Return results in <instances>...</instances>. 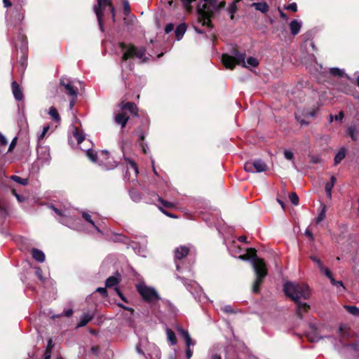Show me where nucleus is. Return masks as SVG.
Wrapping results in <instances>:
<instances>
[{"label":"nucleus","instance_id":"f257e3e1","mask_svg":"<svg viewBox=\"0 0 359 359\" xmlns=\"http://www.w3.org/2000/svg\"><path fill=\"white\" fill-rule=\"evenodd\" d=\"M283 291L287 297L297 304V316L302 319L303 313L309 311L310 306L306 303H301L299 299H308L310 297L309 287L304 283L287 282L283 285Z\"/></svg>","mask_w":359,"mask_h":359},{"label":"nucleus","instance_id":"f03ea898","mask_svg":"<svg viewBox=\"0 0 359 359\" xmlns=\"http://www.w3.org/2000/svg\"><path fill=\"white\" fill-rule=\"evenodd\" d=\"M118 46L121 50H125L121 57L122 62L135 57L140 59L142 63L147 61V57L145 56L146 48L144 47H137L132 43L127 44L124 42H119Z\"/></svg>","mask_w":359,"mask_h":359},{"label":"nucleus","instance_id":"7ed1b4c3","mask_svg":"<svg viewBox=\"0 0 359 359\" xmlns=\"http://www.w3.org/2000/svg\"><path fill=\"white\" fill-rule=\"evenodd\" d=\"M205 4H203L202 7L198 6L196 12L198 14V21L201 23L203 26H207L209 29L213 28V24L211 18L214 17V12L208 6L209 4L211 6L215 7L217 0H203Z\"/></svg>","mask_w":359,"mask_h":359},{"label":"nucleus","instance_id":"20e7f679","mask_svg":"<svg viewBox=\"0 0 359 359\" xmlns=\"http://www.w3.org/2000/svg\"><path fill=\"white\" fill-rule=\"evenodd\" d=\"M97 6H95L94 7V11L97 16L100 29L102 32H104V22H103L104 12L106 10V8L109 7V13L111 15L112 22H115V21H116L115 8L111 2V0H97Z\"/></svg>","mask_w":359,"mask_h":359},{"label":"nucleus","instance_id":"39448f33","mask_svg":"<svg viewBox=\"0 0 359 359\" xmlns=\"http://www.w3.org/2000/svg\"><path fill=\"white\" fill-rule=\"evenodd\" d=\"M232 53L233 55H229L226 53L222 55V61L226 68L233 69L236 65L247 67L245 62L246 56L245 53L239 52L238 49L233 48Z\"/></svg>","mask_w":359,"mask_h":359},{"label":"nucleus","instance_id":"423d86ee","mask_svg":"<svg viewBox=\"0 0 359 359\" xmlns=\"http://www.w3.org/2000/svg\"><path fill=\"white\" fill-rule=\"evenodd\" d=\"M136 290L145 302L152 303L161 299L154 288L149 287L144 283L137 284Z\"/></svg>","mask_w":359,"mask_h":359},{"label":"nucleus","instance_id":"0eeeda50","mask_svg":"<svg viewBox=\"0 0 359 359\" xmlns=\"http://www.w3.org/2000/svg\"><path fill=\"white\" fill-rule=\"evenodd\" d=\"M268 166L262 159L248 161L244 164V170L248 172H262L267 170Z\"/></svg>","mask_w":359,"mask_h":359},{"label":"nucleus","instance_id":"6e6552de","mask_svg":"<svg viewBox=\"0 0 359 359\" xmlns=\"http://www.w3.org/2000/svg\"><path fill=\"white\" fill-rule=\"evenodd\" d=\"M252 264L256 277L265 278L267 276L268 269L264 259L257 256Z\"/></svg>","mask_w":359,"mask_h":359},{"label":"nucleus","instance_id":"1a4fd4ad","mask_svg":"<svg viewBox=\"0 0 359 359\" xmlns=\"http://www.w3.org/2000/svg\"><path fill=\"white\" fill-rule=\"evenodd\" d=\"M60 86L63 88L62 90L65 92L69 96L77 97L78 90L73 86L69 78L62 76L60 79Z\"/></svg>","mask_w":359,"mask_h":359},{"label":"nucleus","instance_id":"9d476101","mask_svg":"<svg viewBox=\"0 0 359 359\" xmlns=\"http://www.w3.org/2000/svg\"><path fill=\"white\" fill-rule=\"evenodd\" d=\"M345 133L353 141L356 142L359 136V121H353L351 125L347 127Z\"/></svg>","mask_w":359,"mask_h":359},{"label":"nucleus","instance_id":"9b49d317","mask_svg":"<svg viewBox=\"0 0 359 359\" xmlns=\"http://www.w3.org/2000/svg\"><path fill=\"white\" fill-rule=\"evenodd\" d=\"M120 105L122 110L128 111L132 116H138V109L137 105L134 102H127L124 103L123 102H122Z\"/></svg>","mask_w":359,"mask_h":359},{"label":"nucleus","instance_id":"f8f14e48","mask_svg":"<svg viewBox=\"0 0 359 359\" xmlns=\"http://www.w3.org/2000/svg\"><path fill=\"white\" fill-rule=\"evenodd\" d=\"M11 90L15 99L18 101H20L23 99L24 95L21 90L20 85L17 81H13L11 83Z\"/></svg>","mask_w":359,"mask_h":359},{"label":"nucleus","instance_id":"ddd939ff","mask_svg":"<svg viewBox=\"0 0 359 359\" xmlns=\"http://www.w3.org/2000/svg\"><path fill=\"white\" fill-rule=\"evenodd\" d=\"M189 248L185 245L177 248L175 250V259L181 260L185 258L189 255Z\"/></svg>","mask_w":359,"mask_h":359},{"label":"nucleus","instance_id":"4468645a","mask_svg":"<svg viewBox=\"0 0 359 359\" xmlns=\"http://www.w3.org/2000/svg\"><path fill=\"white\" fill-rule=\"evenodd\" d=\"M257 256V250L255 248H250L247 249V252L245 254L241 255L238 258L243 261L251 260L252 262Z\"/></svg>","mask_w":359,"mask_h":359},{"label":"nucleus","instance_id":"2eb2a0df","mask_svg":"<svg viewBox=\"0 0 359 359\" xmlns=\"http://www.w3.org/2000/svg\"><path fill=\"white\" fill-rule=\"evenodd\" d=\"M128 120H129V116L124 111L118 113L114 116L115 122L117 124L121 125L122 128L126 127Z\"/></svg>","mask_w":359,"mask_h":359},{"label":"nucleus","instance_id":"dca6fc26","mask_svg":"<svg viewBox=\"0 0 359 359\" xmlns=\"http://www.w3.org/2000/svg\"><path fill=\"white\" fill-rule=\"evenodd\" d=\"M31 253L33 259L37 261L38 262L42 263L45 261L46 256L45 254L41 250L37 248H32Z\"/></svg>","mask_w":359,"mask_h":359},{"label":"nucleus","instance_id":"f3484780","mask_svg":"<svg viewBox=\"0 0 359 359\" xmlns=\"http://www.w3.org/2000/svg\"><path fill=\"white\" fill-rule=\"evenodd\" d=\"M311 332L306 334V337L311 342H316L319 340L317 333V327L314 325H310Z\"/></svg>","mask_w":359,"mask_h":359},{"label":"nucleus","instance_id":"a211bd4d","mask_svg":"<svg viewBox=\"0 0 359 359\" xmlns=\"http://www.w3.org/2000/svg\"><path fill=\"white\" fill-rule=\"evenodd\" d=\"M94 318L93 314L84 313L80 318L79 323L77 324L76 327H81L86 326Z\"/></svg>","mask_w":359,"mask_h":359},{"label":"nucleus","instance_id":"6ab92c4d","mask_svg":"<svg viewBox=\"0 0 359 359\" xmlns=\"http://www.w3.org/2000/svg\"><path fill=\"white\" fill-rule=\"evenodd\" d=\"M302 27V22L297 20H293L290 23V29L291 34L294 36L299 34Z\"/></svg>","mask_w":359,"mask_h":359},{"label":"nucleus","instance_id":"aec40b11","mask_svg":"<svg viewBox=\"0 0 359 359\" xmlns=\"http://www.w3.org/2000/svg\"><path fill=\"white\" fill-rule=\"evenodd\" d=\"M186 30H187L186 23H181L176 27L175 34V38L177 41H180L182 39Z\"/></svg>","mask_w":359,"mask_h":359},{"label":"nucleus","instance_id":"412c9836","mask_svg":"<svg viewBox=\"0 0 359 359\" xmlns=\"http://www.w3.org/2000/svg\"><path fill=\"white\" fill-rule=\"evenodd\" d=\"M251 6L262 13H266L269 11V6L266 2H255L251 4Z\"/></svg>","mask_w":359,"mask_h":359},{"label":"nucleus","instance_id":"4be33fe9","mask_svg":"<svg viewBox=\"0 0 359 359\" xmlns=\"http://www.w3.org/2000/svg\"><path fill=\"white\" fill-rule=\"evenodd\" d=\"M264 278L261 277H256L252 287V291L255 294H259L260 292V287L264 283Z\"/></svg>","mask_w":359,"mask_h":359},{"label":"nucleus","instance_id":"5701e85b","mask_svg":"<svg viewBox=\"0 0 359 359\" xmlns=\"http://www.w3.org/2000/svg\"><path fill=\"white\" fill-rule=\"evenodd\" d=\"M120 282V278L111 276L107 278L105 281V286L106 287H111L113 286L117 285Z\"/></svg>","mask_w":359,"mask_h":359},{"label":"nucleus","instance_id":"b1692460","mask_svg":"<svg viewBox=\"0 0 359 359\" xmlns=\"http://www.w3.org/2000/svg\"><path fill=\"white\" fill-rule=\"evenodd\" d=\"M168 340L170 342L171 345H175L177 343V340L175 336V333L170 329L166 328L165 330Z\"/></svg>","mask_w":359,"mask_h":359},{"label":"nucleus","instance_id":"393cba45","mask_svg":"<svg viewBox=\"0 0 359 359\" xmlns=\"http://www.w3.org/2000/svg\"><path fill=\"white\" fill-rule=\"evenodd\" d=\"M49 115L52 117L53 120L55 122L60 121L61 118L60 114L55 107H50L48 111Z\"/></svg>","mask_w":359,"mask_h":359},{"label":"nucleus","instance_id":"a878e982","mask_svg":"<svg viewBox=\"0 0 359 359\" xmlns=\"http://www.w3.org/2000/svg\"><path fill=\"white\" fill-rule=\"evenodd\" d=\"M73 135L76 139L77 143L79 144H80L85 139L83 133L81 131H80L77 128H74Z\"/></svg>","mask_w":359,"mask_h":359},{"label":"nucleus","instance_id":"bb28decb","mask_svg":"<svg viewBox=\"0 0 359 359\" xmlns=\"http://www.w3.org/2000/svg\"><path fill=\"white\" fill-rule=\"evenodd\" d=\"M344 309H346V311H348L353 316H359V308H358L357 306L346 305L344 306Z\"/></svg>","mask_w":359,"mask_h":359},{"label":"nucleus","instance_id":"cd10ccee","mask_svg":"<svg viewBox=\"0 0 359 359\" xmlns=\"http://www.w3.org/2000/svg\"><path fill=\"white\" fill-rule=\"evenodd\" d=\"M158 201L165 208L172 209L175 208V205L174 203L167 201L160 196H158Z\"/></svg>","mask_w":359,"mask_h":359},{"label":"nucleus","instance_id":"c85d7f7f","mask_svg":"<svg viewBox=\"0 0 359 359\" xmlns=\"http://www.w3.org/2000/svg\"><path fill=\"white\" fill-rule=\"evenodd\" d=\"M86 156L93 163H96L97 161V154L93 149H88L86 151Z\"/></svg>","mask_w":359,"mask_h":359},{"label":"nucleus","instance_id":"c756f323","mask_svg":"<svg viewBox=\"0 0 359 359\" xmlns=\"http://www.w3.org/2000/svg\"><path fill=\"white\" fill-rule=\"evenodd\" d=\"M11 179L12 180H13L14 182L20 184H22V185H27L28 184V179L27 178H22L19 176H17V175H12L11 177Z\"/></svg>","mask_w":359,"mask_h":359},{"label":"nucleus","instance_id":"7c9ffc66","mask_svg":"<svg viewBox=\"0 0 359 359\" xmlns=\"http://www.w3.org/2000/svg\"><path fill=\"white\" fill-rule=\"evenodd\" d=\"M125 161L127 162L128 164L130 165V168H132L135 171V176H137V174L139 173L137 163L133 160L130 159L129 158H126Z\"/></svg>","mask_w":359,"mask_h":359},{"label":"nucleus","instance_id":"2f4dec72","mask_svg":"<svg viewBox=\"0 0 359 359\" xmlns=\"http://www.w3.org/2000/svg\"><path fill=\"white\" fill-rule=\"evenodd\" d=\"M345 158V152L339 151L334 156V165H338Z\"/></svg>","mask_w":359,"mask_h":359},{"label":"nucleus","instance_id":"473e14b6","mask_svg":"<svg viewBox=\"0 0 359 359\" xmlns=\"http://www.w3.org/2000/svg\"><path fill=\"white\" fill-rule=\"evenodd\" d=\"M184 8L188 11L191 12L192 11V6L191 3L195 1L196 0H180Z\"/></svg>","mask_w":359,"mask_h":359},{"label":"nucleus","instance_id":"72a5a7b5","mask_svg":"<svg viewBox=\"0 0 359 359\" xmlns=\"http://www.w3.org/2000/svg\"><path fill=\"white\" fill-rule=\"evenodd\" d=\"M330 72L332 75L337 77H342L344 76V72L337 67L331 68Z\"/></svg>","mask_w":359,"mask_h":359},{"label":"nucleus","instance_id":"f704fd0d","mask_svg":"<svg viewBox=\"0 0 359 359\" xmlns=\"http://www.w3.org/2000/svg\"><path fill=\"white\" fill-rule=\"evenodd\" d=\"M82 217L88 223H90L93 227L99 231L98 227L95 225V222L92 220L91 216L87 212L82 213Z\"/></svg>","mask_w":359,"mask_h":359},{"label":"nucleus","instance_id":"c9c22d12","mask_svg":"<svg viewBox=\"0 0 359 359\" xmlns=\"http://www.w3.org/2000/svg\"><path fill=\"white\" fill-rule=\"evenodd\" d=\"M238 8L236 4V2H232L229 8V13H230V18L233 20L234 13L237 11Z\"/></svg>","mask_w":359,"mask_h":359},{"label":"nucleus","instance_id":"e433bc0d","mask_svg":"<svg viewBox=\"0 0 359 359\" xmlns=\"http://www.w3.org/2000/svg\"><path fill=\"white\" fill-rule=\"evenodd\" d=\"M289 198L294 205H297L299 204V196L295 192L290 193Z\"/></svg>","mask_w":359,"mask_h":359},{"label":"nucleus","instance_id":"4c0bfd02","mask_svg":"<svg viewBox=\"0 0 359 359\" xmlns=\"http://www.w3.org/2000/svg\"><path fill=\"white\" fill-rule=\"evenodd\" d=\"M178 333L183 337V339H184V341L188 339V338H190V335L188 332L187 330L183 329L182 327H177V329Z\"/></svg>","mask_w":359,"mask_h":359},{"label":"nucleus","instance_id":"58836bf2","mask_svg":"<svg viewBox=\"0 0 359 359\" xmlns=\"http://www.w3.org/2000/svg\"><path fill=\"white\" fill-rule=\"evenodd\" d=\"M325 210H326L325 205H323L321 212L319 213L318 217L316 218V222L317 224H319L320 222H322L325 219Z\"/></svg>","mask_w":359,"mask_h":359},{"label":"nucleus","instance_id":"ea45409f","mask_svg":"<svg viewBox=\"0 0 359 359\" xmlns=\"http://www.w3.org/2000/svg\"><path fill=\"white\" fill-rule=\"evenodd\" d=\"M334 186V185L333 184H331L330 182L325 184V192L327 194L328 198H330V199L332 198V190Z\"/></svg>","mask_w":359,"mask_h":359},{"label":"nucleus","instance_id":"a19ab883","mask_svg":"<svg viewBox=\"0 0 359 359\" xmlns=\"http://www.w3.org/2000/svg\"><path fill=\"white\" fill-rule=\"evenodd\" d=\"M247 63L248 65H250L252 67H256L259 65V61L257 60V58H255L254 57H249L247 59Z\"/></svg>","mask_w":359,"mask_h":359},{"label":"nucleus","instance_id":"79ce46f5","mask_svg":"<svg viewBox=\"0 0 359 359\" xmlns=\"http://www.w3.org/2000/svg\"><path fill=\"white\" fill-rule=\"evenodd\" d=\"M53 346H54V344H53L52 339H49L48 341V344H47V346H46V348L44 354L45 355H51V352H52V350L53 348Z\"/></svg>","mask_w":359,"mask_h":359},{"label":"nucleus","instance_id":"37998d69","mask_svg":"<svg viewBox=\"0 0 359 359\" xmlns=\"http://www.w3.org/2000/svg\"><path fill=\"white\" fill-rule=\"evenodd\" d=\"M344 113L343 111H340L339 112V114L336 116H334V117H333V116L332 114L330 115V121L332 122L333 121V118H334L335 121H341L342 119L344 118Z\"/></svg>","mask_w":359,"mask_h":359},{"label":"nucleus","instance_id":"c03bdc74","mask_svg":"<svg viewBox=\"0 0 359 359\" xmlns=\"http://www.w3.org/2000/svg\"><path fill=\"white\" fill-rule=\"evenodd\" d=\"M320 272L324 273V274L330 279V280L332 278H333V275L328 268L323 266L322 269H320Z\"/></svg>","mask_w":359,"mask_h":359},{"label":"nucleus","instance_id":"a18cd8bd","mask_svg":"<svg viewBox=\"0 0 359 359\" xmlns=\"http://www.w3.org/2000/svg\"><path fill=\"white\" fill-rule=\"evenodd\" d=\"M123 13L125 15H128L130 13V7L128 1L123 2Z\"/></svg>","mask_w":359,"mask_h":359},{"label":"nucleus","instance_id":"49530a36","mask_svg":"<svg viewBox=\"0 0 359 359\" xmlns=\"http://www.w3.org/2000/svg\"><path fill=\"white\" fill-rule=\"evenodd\" d=\"M310 259L317 264L319 269H322L323 266H324L320 259H318L316 256L311 255L310 256Z\"/></svg>","mask_w":359,"mask_h":359},{"label":"nucleus","instance_id":"de8ad7c7","mask_svg":"<svg viewBox=\"0 0 359 359\" xmlns=\"http://www.w3.org/2000/svg\"><path fill=\"white\" fill-rule=\"evenodd\" d=\"M137 135H138V143L139 144H140V142H143L144 139H145V136H144V131L141 128H138L137 129Z\"/></svg>","mask_w":359,"mask_h":359},{"label":"nucleus","instance_id":"09e8293b","mask_svg":"<svg viewBox=\"0 0 359 359\" xmlns=\"http://www.w3.org/2000/svg\"><path fill=\"white\" fill-rule=\"evenodd\" d=\"M285 9L291 11L292 12H297V5L296 3H291L287 6L285 7Z\"/></svg>","mask_w":359,"mask_h":359},{"label":"nucleus","instance_id":"8fccbe9b","mask_svg":"<svg viewBox=\"0 0 359 359\" xmlns=\"http://www.w3.org/2000/svg\"><path fill=\"white\" fill-rule=\"evenodd\" d=\"M330 282L332 283V285H334V286H341L343 287L344 290H345V287L344 285V283L341 280H336L334 277L331 278L330 280Z\"/></svg>","mask_w":359,"mask_h":359},{"label":"nucleus","instance_id":"3c124183","mask_svg":"<svg viewBox=\"0 0 359 359\" xmlns=\"http://www.w3.org/2000/svg\"><path fill=\"white\" fill-rule=\"evenodd\" d=\"M90 351L93 354L98 357L100 353V347L99 346H93L91 347Z\"/></svg>","mask_w":359,"mask_h":359},{"label":"nucleus","instance_id":"603ef678","mask_svg":"<svg viewBox=\"0 0 359 359\" xmlns=\"http://www.w3.org/2000/svg\"><path fill=\"white\" fill-rule=\"evenodd\" d=\"M96 292H99L102 295V297H106L108 295V292H107L106 287H98V288H97Z\"/></svg>","mask_w":359,"mask_h":359},{"label":"nucleus","instance_id":"864d4df0","mask_svg":"<svg viewBox=\"0 0 359 359\" xmlns=\"http://www.w3.org/2000/svg\"><path fill=\"white\" fill-rule=\"evenodd\" d=\"M116 294L120 297V298L126 303H128V301L127 299V298L123 295V294L122 293V292L121 291V290L118 288V287H115L114 288Z\"/></svg>","mask_w":359,"mask_h":359},{"label":"nucleus","instance_id":"5fc2aeb1","mask_svg":"<svg viewBox=\"0 0 359 359\" xmlns=\"http://www.w3.org/2000/svg\"><path fill=\"white\" fill-rule=\"evenodd\" d=\"M159 210H161V211L164 215H165L166 216H168V217H170V218H177V217L175 215H174V214H172V213H171V212H168V211L165 210V209H163L162 207H159Z\"/></svg>","mask_w":359,"mask_h":359},{"label":"nucleus","instance_id":"6e6d98bb","mask_svg":"<svg viewBox=\"0 0 359 359\" xmlns=\"http://www.w3.org/2000/svg\"><path fill=\"white\" fill-rule=\"evenodd\" d=\"M16 142H17V137H14L9 145L8 152L13 151V150L14 149V148L16 146Z\"/></svg>","mask_w":359,"mask_h":359},{"label":"nucleus","instance_id":"4d7b16f0","mask_svg":"<svg viewBox=\"0 0 359 359\" xmlns=\"http://www.w3.org/2000/svg\"><path fill=\"white\" fill-rule=\"evenodd\" d=\"M174 24L173 23H168L166 25L165 27V32L166 34H169L170 32H172L174 29Z\"/></svg>","mask_w":359,"mask_h":359},{"label":"nucleus","instance_id":"13d9d810","mask_svg":"<svg viewBox=\"0 0 359 359\" xmlns=\"http://www.w3.org/2000/svg\"><path fill=\"white\" fill-rule=\"evenodd\" d=\"M305 235L308 236V238L310 239L311 241H314V236L313 233L309 230V229H306L305 231Z\"/></svg>","mask_w":359,"mask_h":359},{"label":"nucleus","instance_id":"bf43d9fd","mask_svg":"<svg viewBox=\"0 0 359 359\" xmlns=\"http://www.w3.org/2000/svg\"><path fill=\"white\" fill-rule=\"evenodd\" d=\"M284 155H285V157L287 159V160H292L294 157V154L292 151H288V150H285V152H284Z\"/></svg>","mask_w":359,"mask_h":359},{"label":"nucleus","instance_id":"052dcab7","mask_svg":"<svg viewBox=\"0 0 359 359\" xmlns=\"http://www.w3.org/2000/svg\"><path fill=\"white\" fill-rule=\"evenodd\" d=\"M50 208H51V209H52V210H53V211H54V212H55L57 215H59V216H64V215H65L63 214V212H62L61 210H60V209H58V208H55L54 205H50Z\"/></svg>","mask_w":359,"mask_h":359},{"label":"nucleus","instance_id":"680f3d73","mask_svg":"<svg viewBox=\"0 0 359 359\" xmlns=\"http://www.w3.org/2000/svg\"><path fill=\"white\" fill-rule=\"evenodd\" d=\"M73 314V310L72 309H69L67 311H64L61 315L59 316H67L70 317Z\"/></svg>","mask_w":359,"mask_h":359},{"label":"nucleus","instance_id":"e2e57ef3","mask_svg":"<svg viewBox=\"0 0 359 359\" xmlns=\"http://www.w3.org/2000/svg\"><path fill=\"white\" fill-rule=\"evenodd\" d=\"M7 144L8 141L6 138L1 133H0V144L1 146H6Z\"/></svg>","mask_w":359,"mask_h":359},{"label":"nucleus","instance_id":"0e129e2a","mask_svg":"<svg viewBox=\"0 0 359 359\" xmlns=\"http://www.w3.org/2000/svg\"><path fill=\"white\" fill-rule=\"evenodd\" d=\"M226 6V2L225 1H222L221 2H219V4L217 5L216 4V6L215 7H213L215 10H220L222 8H224Z\"/></svg>","mask_w":359,"mask_h":359},{"label":"nucleus","instance_id":"69168bd1","mask_svg":"<svg viewBox=\"0 0 359 359\" xmlns=\"http://www.w3.org/2000/svg\"><path fill=\"white\" fill-rule=\"evenodd\" d=\"M187 348H190V346H194L195 343L192 341L191 338H188L185 340Z\"/></svg>","mask_w":359,"mask_h":359},{"label":"nucleus","instance_id":"338daca9","mask_svg":"<svg viewBox=\"0 0 359 359\" xmlns=\"http://www.w3.org/2000/svg\"><path fill=\"white\" fill-rule=\"evenodd\" d=\"M348 346H350L355 351H359V344L358 343H352L349 344Z\"/></svg>","mask_w":359,"mask_h":359},{"label":"nucleus","instance_id":"774afa93","mask_svg":"<svg viewBox=\"0 0 359 359\" xmlns=\"http://www.w3.org/2000/svg\"><path fill=\"white\" fill-rule=\"evenodd\" d=\"M193 355V351L191 350L190 348H187L186 349V356L187 359H190Z\"/></svg>","mask_w":359,"mask_h":359}]
</instances>
